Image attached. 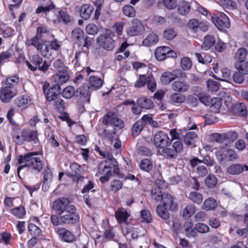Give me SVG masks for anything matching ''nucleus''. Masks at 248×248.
Returning a JSON list of instances; mask_svg holds the SVG:
<instances>
[{
    "instance_id": "69168bd1",
    "label": "nucleus",
    "mask_w": 248,
    "mask_h": 248,
    "mask_svg": "<svg viewBox=\"0 0 248 248\" xmlns=\"http://www.w3.org/2000/svg\"><path fill=\"white\" fill-rule=\"evenodd\" d=\"M146 82L149 90L153 92L156 90V82L152 75L148 76Z\"/></svg>"
},
{
    "instance_id": "b1692460",
    "label": "nucleus",
    "mask_w": 248,
    "mask_h": 248,
    "mask_svg": "<svg viewBox=\"0 0 248 248\" xmlns=\"http://www.w3.org/2000/svg\"><path fill=\"white\" fill-rule=\"evenodd\" d=\"M56 231L62 239L66 242H72L75 238L71 232L64 228L58 229Z\"/></svg>"
},
{
    "instance_id": "4468645a",
    "label": "nucleus",
    "mask_w": 248,
    "mask_h": 248,
    "mask_svg": "<svg viewBox=\"0 0 248 248\" xmlns=\"http://www.w3.org/2000/svg\"><path fill=\"white\" fill-rule=\"evenodd\" d=\"M90 87L88 85H83L79 88L77 91V96L83 103H89L91 96Z\"/></svg>"
},
{
    "instance_id": "a18cd8bd",
    "label": "nucleus",
    "mask_w": 248,
    "mask_h": 248,
    "mask_svg": "<svg viewBox=\"0 0 248 248\" xmlns=\"http://www.w3.org/2000/svg\"><path fill=\"white\" fill-rule=\"evenodd\" d=\"M190 6L188 3L186 1L180 2L178 6V11L180 14L185 15L189 13Z\"/></svg>"
},
{
    "instance_id": "bf43d9fd",
    "label": "nucleus",
    "mask_w": 248,
    "mask_h": 248,
    "mask_svg": "<svg viewBox=\"0 0 248 248\" xmlns=\"http://www.w3.org/2000/svg\"><path fill=\"white\" fill-rule=\"evenodd\" d=\"M152 162L148 159H142L140 164V168L147 172L152 169Z\"/></svg>"
},
{
    "instance_id": "9b49d317",
    "label": "nucleus",
    "mask_w": 248,
    "mask_h": 248,
    "mask_svg": "<svg viewBox=\"0 0 248 248\" xmlns=\"http://www.w3.org/2000/svg\"><path fill=\"white\" fill-rule=\"evenodd\" d=\"M145 28L142 22L137 19H133L131 26L127 30V33L129 36H135L144 32Z\"/></svg>"
},
{
    "instance_id": "f8f14e48",
    "label": "nucleus",
    "mask_w": 248,
    "mask_h": 248,
    "mask_svg": "<svg viewBox=\"0 0 248 248\" xmlns=\"http://www.w3.org/2000/svg\"><path fill=\"white\" fill-rule=\"evenodd\" d=\"M74 205L70 204L69 201L65 198H59L55 200L53 203V208L60 215L65 213L70 207Z\"/></svg>"
},
{
    "instance_id": "c03bdc74",
    "label": "nucleus",
    "mask_w": 248,
    "mask_h": 248,
    "mask_svg": "<svg viewBox=\"0 0 248 248\" xmlns=\"http://www.w3.org/2000/svg\"><path fill=\"white\" fill-rule=\"evenodd\" d=\"M10 213L19 218H22L26 214L25 208L22 206L12 209L10 211Z\"/></svg>"
},
{
    "instance_id": "6e6d98bb",
    "label": "nucleus",
    "mask_w": 248,
    "mask_h": 248,
    "mask_svg": "<svg viewBox=\"0 0 248 248\" xmlns=\"http://www.w3.org/2000/svg\"><path fill=\"white\" fill-rule=\"evenodd\" d=\"M177 35V32L172 29L165 30L163 33V37L167 40H171Z\"/></svg>"
},
{
    "instance_id": "aec40b11",
    "label": "nucleus",
    "mask_w": 248,
    "mask_h": 248,
    "mask_svg": "<svg viewBox=\"0 0 248 248\" xmlns=\"http://www.w3.org/2000/svg\"><path fill=\"white\" fill-rule=\"evenodd\" d=\"M69 79V76L66 70L58 71L52 77V79L57 85L66 82Z\"/></svg>"
},
{
    "instance_id": "72a5a7b5",
    "label": "nucleus",
    "mask_w": 248,
    "mask_h": 248,
    "mask_svg": "<svg viewBox=\"0 0 248 248\" xmlns=\"http://www.w3.org/2000/svg\"><path fill=\"white\" fill-rule=\"evenodd\" d=\"M52 180V175L50 170H45L44 172V180L42 184V188L45 190H47L49 187V184Z\"/></svg>"
},
{
    "instance_id": "e2e57ef3",
    "label": "nucleus",
    "mask_w": 248,
    "mask_h": 248,
    "mask_svg": "<svg viewBox=\"0 0 248 248\" xmlns=\"http://www.w3.org/2000/svg\"><path fill=\"white\" fill-rule=\"evenodd\" d=\"M206 185L209 188L214 187L217 184V179L213 175H209L205 180Z\"/></svg>"
},
{
    "instance_id": "f257e3e1",
    "label": "nucleus",
    "mask_w": 248,
    "mask_h": 248,
    "mask_svg": "<svg viewBox=\"0 0 248 248\" xmlns=\"http://www.w3.org/2000/svg\"><path fill=\"white\" fill-rule=\"evenodd\" d=\"M39 155L38 152H30L18 156L17 162L19 166L17 168V174L19 177L20 170L25 167H28L38 172L41 171L43 164L41 158L37 156Z\"/></svg>"
},
{
    "instance_id": "f3484780",
    "label": "nucleus",
    "mask_w": 248,
    "mask_h": 248,
    "mask_svg": "<svg viewBox=\"0 0 248 248\" xmlns=\"http://www.w3.org/2000/svg\"><path fill=\"white\" fill-rule=\"evenodd\" d=\"M162 205L166 207L169 210L172 211L177 210V204L173 202V198L172 196L168 193H163L162 197Z\"/></svg>"
},
{
    "instance_id": "cd10ccee",
    "label": "nucleus",
    "mask_w": 248,
    "mask_h": 248,
    "mask_svg": "<svg viewBox=\"0 0 248 248\" xmlns=\"http://www.w3.org/2000/svg\"><path fill=\"white\" fill-rule=\"evenodd\" d=\"M176 70L173 72H165L162 75L160 80L165 85L170 83L171 81L174 80L177 77Z\"/></svg>"
},
{
    "instance_id": "ea45409f",
    "label": "nucleus",
    "mask_w": 248,
    "mask_h": 248,
    "mask_svg": "<svg viewBox=\"0 0 248 248\" xmlns=\"http://www.w3.org/2000/svg\"><path fill=\"white\" fill-rule=\"evenodd\" d=\"M168 209H169L167 208L166 207L162 204H159L157 205L156 210L158 216L162 219L166 220L170 217Z\"/></svg>"
},
{
    "instance_id": "6ab92c4d",
    "label": "nucleus",
    "mask_w": 248,
    "mask_h": 248,
    "mask_svg": "<svg viewBox=\"0 0 248 248\" xmlns=\"http://www.w3.org/2000/svg\"><path fill=\"white\" fill-rule=\"evenodd\" d=\"M72 38L74 41L79 45L86 46L84 32L81 29L76 28L72 31Z\"/></svg>"
},
{
    "instance_id": "0e129e2a",
    "label": "nucleus",
    "mask_w": 248,
    "mask_h": 248,
    "mask_svg": "<svg viewBox=\"0 0 248 248\" xmlns=\"http://www.w3.org/2000/svg\"><path fill=\"white\" fill-rule=\"evenodd\" d=\"M143 128L142 121H138L134 124L132 127V134L134 136H137L141 132Z\"/></svg>"
},
{
    "instance_id": "864d4df0",
    "label": "nucleus",
    "mask_w": 248,
    "mask_h": 248,
    "mask_svg": "<svg viewBox=\"0 0 248 248\" xmlns=\"http://www.w3.org/2000/svg\"><path fill=\"white\" fill-rule=\"evenodd\" d=\"M189 198L197 204L202 203L203 197L202 194L197 192H191L189 194Z\"/></svg>"
},
{
    "instance_id": "5701e85b",
    "label": "nucleus",
    "mask_w": 248,
    "mask_h": 248,
    "mask_svg": "<svg viewBox=\"0 0 248 248\" xmlns=\"http://www.w3.org/2000/svg\"><path fill=\"white\" fill-rule=\"evenodd\" d=\"M136 104L141 108L149 109L153 108L154 103L150 98L142 97L138 98Z\"/></svg>"
},
{
    "instance_id": "bb28decb",
    "label": "nucleus",
    "mask_w": 248,
    "mask_h": 248,
    "mask_svg": "<svg viewBox=\"0 0 248 248\" xmlns=\"http://www.w3.org/2000/svg\"><path fill=\"white\" fill-rule=\"evenodd\" d=\"M168 46H160L157 47L155 52V56L158 61H163L167 58V53L169 52Z\"/></svg>"
},
{
    "instance_id": "de8ad7c7",
    "label": "nucleus",
    "mask_w": 248,
    "mask_h": 248,
    "mask_svg": "<svg viewBox=\"0 0 248 248\" xmlns=\"http://www.w3.org/2000/svg\"><path fill=\"white\" fill-rule=\"evenodd\" d=\"M28 232L31 235L33 236H39L42 232L40 228L34 223H30L29 224Z\"/></svg>"
},
{
    "instance_id": "49530a36",
    "label": "nucleus",
    "mask_w": 248,
    "mask_h": 248,
    "mask_svg": "<svg viewBox=\"0 0 248 248\" xmlns=\"http://www.w3.org/2000/svg\"><path fill=\"white\" fill-rule=\"evenodd\" d=\"M171 101L176 103H182L186 100L185 95L179 93H172L170 96Z\"/></svg>"
},
{
    "instance_id": "c85d7f7f",
    "label": "nucleus",
    "mask_w": 248,
    "mask_h": 248,
    "mask_svg": "<svg viewBox=\"0 0 248 248\" xmlns=\"http://www.w3.org/2000/svg\"><path fill=\"white\" fill-rule=\"evenodd\" d=\"M172 88L175 92L184 93L188 90L189 86L185 82L177 80L172 83Z\"/></svg>"
},
{
    "instance_id": "e433bc0d",
    "label": "nucleus",
    "mask_w": 248,
    "mask_h": 248,
    "mask_svg": "<svg viewBox=\"0 0 248 248\" xmlns=\"http://www.w3.org/2000/svg\"><path fill=\"white\" fill-rule=\"evenodd\" d=\"M217 201L212 198L205 200L202 205V208L206 211L214 209L217 206Z\"/></svg>"
},
{
    "instance_id": "4be33fe9",
    "label": "nucleus",
    "mask_w": 248,
    "mask_h": 248,
    "mask_svg": "<svg viewBox=\"0 0 248 248\" xmlns=\"http://www.w3.org/2000/svg\"><path fill=\"white\" fill-rule=\"evenodd\" d=\"M94 8L93 6L89 4L82 5L80 8V15L84 19H88L92 14Z\"/></svg>"
},
{
    "instance_id": "338daca9",
    "label": "nucleus",
    "mask_w": 248,
    "mask_h": 248,
    "mask_svg": "<svg viewBox=\"0 0 248 248\" xmlns=\"http://www.w3.org/2000/svg\"><path fill=\"white\" fill-rule=\"evenodd\" d=\"M199 21L195 19L190 20L187 24V27L189 30L191 31L194 32H196L198 31L199 29Z\"/></svg>"
},
{
    "instance_id": "20e7f679",
    "label": "nucleus",
    "mask_w": 248,
    "mask_h": 248,
    "mask_svg": "<svg viewBox=\"0 0 248 248\" xmlns=\"http://www.w3.org/2000/svg\"><path fill=\"white\" fill-rule=\"evenodd\" d=\"M65 213L61 215V221L63 224H73L78 223L79 220V217L76 213V209L75 206L68 208Z\"/></svg>"
},
{
    "instance_id": "8fccbe9b",
    "label": "nucleus",
    "mask_w": 248,
    "mask_h": 248,
    "mask_svg": "<svg viewBox=\"0 0 248 248\" xmlns=\"http://www.w3.org/2000/svg\"><path fill=\"white\" fill-rule=\"evenodd\" d=\"M55 5L51 2L49 4L45 6L41 5L39 6L35 11L36 14L45 13L46 14L50 10L54 9Z\"/></svg>"
},
{
    "instance_id": "ddd939ff",
    "label": "nucleus",
    "mask_w": 248,
    "mask_h": 248,
    "mask_svg": "<svg viewBox=\"0 0 248 248\" xmlns=\"http://www.w3.org/2000/svg\"><path fill=\"white\" fill-rule=\"evenodd\" d=\"M102 122L105 125H111L120 128H122L124 126L123 122L110 113H108L104 116Z\"/></svg>"
},
{
    "instance_id": "79ce46f5",
    "label": "nucleus",
    "mask_w": 248,
    "mask_h": 248,
    "mask_svg": "<svg viewBox=\"0 0 248 248\" xmlns=\"http://www.w3.org/2000/svg\"><path fill=\"white\" fill-rule=\"evenodd\" d=\"M247 54L248 51L246 48H239L234 54V59L236 62L245 61Z\"/></svg>"
},
{
    "instance_id": "5fc2aeb1",
    "label": "nucleus",
    "mask_w": 248,
    "mask_h": 248,
    "mask_svg": "<svg viewBox=\"0 0 248 248\" xmlns=\"http://www.w3.org/2000/svg\"><path fill=\"white\" fill-rule=\"evenodd\" d=\"M180 65L183 70L186 71L191 69L192 63L189 58L185 57L181 59Z\"/></svg>"
},
{
    "instance_id": "7c9ffc66",
    "label": "nucleus",
    "mask_w": 248,
    "mask_h": 248,
    "mask_svg": "<svg viewBox=\"0 0 248 248\" xmlns=\"http://www.w3.org/2000/svg\"><path fill=\"white\" fill-rule=\"evenodd\" d=\"M198 138L197 134L193 131H189L184 136V140L186 144L194 146Z\"/></svg>"
},
{
    "instance_id": "4c0bfd02",
    "label": "nucleus",
    "mask_w": 248,
    "mask_h": 248,
    "mask_svg": "<svg viewBox=\"0 0 248 248\" xmlns=\"http://www.w3.org/2000/svg\"><path fill=\"white\" fill-rule=\"evenodd\" d=\"M243 170V166L239 164L232 165L227 169V172L232 175H238L241 173Z\"/></svg>"
},
{
    "instance_id": "393cba45",
    "label": "nucleus",
    "mask_w": 248,
    "mask_h": 248,
    "mask_svg": "<svg viewBox=\"0 0 248 248\" xmlns=\"http://www.w3.org/2000/svg\"><path fill=\"white\" fill-rule=\"evenodd\" d=\"M21 137L23 140L27 141H36L37 140V131L24 129L21 132Z\"/></svg>"
},
{
    "instance_id": "09e8293b",
    "label": "nucleus",
    "mask_w": 248,
    "mask_h": 248,
    "mask_svg": "<svg viewBox=\"0 0 248 248\" xmlns=\"http://www.w3.org/2000/svg\"><path fill=\"white\" fill-rule=\"evenodd\" d=\"M195 56L198 61L202 63L207 64L212 62V58L209 55L204 53L201 54L196 53Z\"/></svg>"
},
{
    "instance_id": "7ed1b4c3",
    "label": "nucleus",
    "mask_w": 248,
    "mask_h": 248,
    "mask_svg": "<svg viewBox=\"0 0 248 248\" xmlns=\"http://www.w3.org/2000/svg\"><path fill=\"white\" fill-rule=\"evenodd\" d=\"M183 145L181 141L177 140L173 142L172 148L164 147L161 154L167 158H176L178 154L182 152Z\"/></svg>"
},
{
    "instance_id": "9d476101",
    "label": "nucleus",
    "mask_w": 248,
    "mask_h": 248,
    "mask_svg": "<svg viewBox=\"0 0 248 248\" xmlns=\"http://www.w3.org/2000/svg\"><path fill=\"white\" fill-rule=\"evenodd\" d=\"M212 21L219 29L228 28L230 26L229 18L223 13H217L212 17Z\"/></svg>"
},
{
    "instance_id": "0eeeda50",
    "label": "nucleus",
    "mask_w": 248,
    "mask_h": 248,
    "mask_svg": "<svg viewBox=\"0 0 248 248\" xmlns=\"http://www.w3.org/2000/svg\"><path fill=\"white\" fill-rule=\"evenodd\" d=\"M111 32L101 34L97 39L98 44L107 50H112L115 46L114 41Z\"/></svg>"
},
{
    "instance_id": "a211bd4d",
    "label": "nucleus",
    "mask_w": 248,
    "mask_h": 248,
    "mask_svg": "<svg viewBox=\"0 0 248 248\" xmlns=\"http://www.w3.org/2000/svg\"><path fill=\"white\" fill-rule=\"evenodd\" d=\"M52 20L55 23L63 22L66 24L70 21L71 17L66 12L58 11L55 12L54 16L52 17Z\"/></svg>"
},
{
    "instance_id": "13d9d810",
    "label": "nucleus",
    "mask_w": 248,
    "mask_h": 248,
    "mask_svg": "<svg viewBox=\"0 0 248 248\" xmlns=\"http://www.w3.org/2000/svg\"><path fill=\"white\" fill-rule=\"evenodd\" d=\"M31 98L29 96L24 95L18 98L17 105L20 108H26L31 102Z\"/></svg>"
},
{
    "instance_id": "c9c22d12",
    "label": "nucleus",
    "mask_w": 248,
    "mask_h": 248,
    "mask_svg": "<svg viewBox=\"0 0 248 248\" xmlns=\"http://www.w3.org/2000/svg\"><path fill=\"white\" fill-rule=\"evenodd\" d=\"M89 81L91 86L95 90L100 88L103 85L102 80L97 76H90Z\"/></svg>"
},
{
    "instance_id": "052dcab7",
    "label": "nucleus",
    "mask_w": 248,
    "mask_h": 248,
    "mask_svg": "<svg viewBox=\"0 0 248 248\" xmlns=\"http://www.w3.org/2000/svg\"><path fill=\"white\" fill-rule=\"evenodd\" d=\"M227 148L225 147H221L216 152V156L217 159L219 162H222L225 160L226 157Z\"/></svg>"
},
{
    "instance_id": "dca6fc26",
    "label": "nucleus",
    "mask_w": 248,
    "mask_h": 248,
    "mask_svg": "<svg viewBox=\"0 0 248 248\" xmlns=\"http://www.w3.org/2000/svg\"><path fill=\"white\" fill-rule=\"evenodd\" d=\"M117 163L116 162L113 164L106 159V160L101 162L98 167V172L96 173V176H99V174L106 175V174H111V165H115Z\"/></svg>"
},
{
    "instance_id": "58836bf2",
    "label": "nucleus",
    "mask_w": 248,
    "mask_h": 248,
    "mask_svg": "<svg viewBox=\"0 0 248 248\" xmlns=\"http://www.w3.org/2000/svg\"><path fill=\"white\" fill-rule=\"evenodd\" d=\"M236 69L243 74H248V62L243 61L236 62L235 63Z\"/></svg>"
},
{
    "instance_id": "37998d69",
    "label": "nucleus",
    "mask_w": 248,
    "mask_h": 248,
    "mask_svg": "<svg viewBox=\"0 0 248 248\" xmlns=\"http://www.w3.org/2000/svg\"><path fill=\"white\" fill-rule=\"evenodd\" d=\"M209 139L211 141H215L219 143H222L226 140L224 133L222 134L212 133L210 135Z\"/></svg>"
},
{
    "instance_id": "4d7b16f0",
    "label": "nucleus",
    "mask_w": 248,
    "mask_h": 248,
    "mask_svg": "<svg viewBox=\"0 0 248 248\" xmlns=\"http://www.w3.org/2000/svg\"><path fill=\"white\" fill-rule=\"evenodd\" d=\"M123 12L125 16L131 17L135 16L136 15L134 8L129 5H126L123 7Z\"/></svg>"
},
{
    "instance_id": "412c9836",
    "label": "nucleus",
    "mask_w": 248,
    "mask_h": 248,
    "mask_svg": "<svg viewBox=\"0 0 248 248\" xmlns=\"http://www.w3.org/2000/svg\"><path fill=\"white\" fill-rule=\"evenodd\" d=\"M48 85L47 83L44 84L43 90L46 97L48 101H54L59 97V94L55 92V90L53 88H48Z\"/></svg>"
},
{
    "instance_id": "c756f323",
    "label": "nucleus",
    "mask_w": 248,
    "mask_h": 248,
    "mask_svg": "<svg viewBox=\"0 0 248 248\" xmlns=\"http://www.w3.org/2000/svg\"><path fill=\"white\" fill-rule=\"evenodd\" d=\"M215 44V39L214 36L208 35L205 36L204 40L201 45V48L204 50H207L213 46Z\"/></svg>"
},
{
    "instance_id": "f03ea898",
    "label": "nucleus",
    "mask_w": 248,
    "mask_h": 248,
    "mask_svg": "<svg viewBox=\"0 0 248 248\" xmlns=\"http://www.w3.org/2000/svg\"><path fill=\"white\" fill-rule=\"evenodd\" d=\"M26 64L28 68L32 71H35L38 69L45 72L47 70L49 67L47 62L44 61L43 58L38 54L33 55L31 62L27 61Z\"/></svg>"
},
{
    "instance_id": "a878e982",
    "label": "nucleus",
    "mask_w": 248,
    "mask_h": 248,
    "mask_svg": "<svg viewBox=\"0 0 248 248\" xmlns=\"http://www.w3.org/2000/svg\"><path fill=\"white\" fill-rule=\"evenodd\" d=\"M44 42L43 39L35 35L32 38L27 40L26 42V45L28 46H34L39 51L42 48V46Z\"/></svg>"
},
{
    "instance_id": "423d86ee",
    "label": "nucleus",
    "mask_w": 248,
    "mask_h": 248,
    "mask_svg": "<svg viewBox=\"0 0 248 248\" xmlns=\"http://www.w3.org/2000/svg\"><path fill=\"white\" fill-rule=\"evenodd\" d=\"M133 67L137 70V74L139 75V78L135 83V86L136 87H142L145 84L147 77L144 74L140 71V69L143 68L145 70V72H147V66L140 62H135L133 64Z\"/></svg>"
},
{
    "instance_id": "3c124183",
    "label": "nucleus",
    "mask_w": 248,
    "mask_h": 248,
    "mask_svg": "<svg viewBox=\"0 0 248 248\" xmlns=\"http://www.w3.org/2000/svg\"><path fill=\"white\" fill-rule=\"evenodd\" d=\"M75 93V90L74 87L69 86L65 88L62 92V96L66 99H70Z\"/></svg>"
},
{
    "instance_id": "2eb2a0df",
    "label": "nucleus",
    "mask_w": 248,
    "mask_h": 248,
    "mask_svg": "<svg viewBox=\"0 0 248 248\" xmlns=\"http://www.w3.org/2000/svg\"><path fill=\"white\" fill-rule=\"evenodd\" d=\"M231 98L226 93H224V96H220V98H214L211 99V109L212 111H214L215 112H218L221 106V101H224V102L230 101Z\"/></svg>"
},
{
    "instance_id": "774afa93",
    "label": "nucleus",
    "mask_w": 248,
    "mask_h": 248,
    "mask_svg": "<svg viewBox=\"0 0 248 248\" xmlns=\"http://www.w3.org/2000/svg\"><path fill=\"white\" fill-rule=\"evenodd\" d=\"M122 182L119 180H114L110 183V189L114 192H117L122 188Z\"/></svg>"
},
{
    "instance_id": "f704fd0d",
    "label": "nucleus",
    "mask_w": 248,
    "mask_h": 248,
    "mask_svg": "<svg viewBox=\"0 0 248 248\" xmlns=\"http://www.w3.org/2000/svg\"><path fill=\"white\" fill-rule=\"evenodd\" d=\"M158 41L157 35L155 33H150L147 35L142 41L143 45L145 46H151L155 44Z\"/></svg>"
},
{
    "instance_id": "39448f33",
    "label": "nucleus",
    "mask_w": 248,
    "mask_h": 248,
    "mask_svg": "<svg viewBox=\"0 0 248 248\" xmlns=\"http://www.w3.org/2000/svg\"><path fill=\"white\" fill-rule=\"evenodd\" d=\"M70 169L73 173L67 172L66 175L72 179V180L78 183L80 181H82L84 177L81 175L83 174L84 169L77 163H72L70 165Z\"/></svg>"
},
{
    "instance_id": "2f4dec72",
    "label": "nucleus",
    "mask_w": 248,
    "mask_h": 248,
    "mask_svg": "<svg viewBox=\"0 0 248 248\" xmlns=\"http://www.w3.org/2000/svg\"><path fill=\"white\" fill-rule=\"evenodd\" d=\"M186 235L188 237H194L197 235L196 229L193 228V224L191 221H187L184 225Z\"/></svg>"
},
{
    "instance_id": "6e6552de",
    "label": "nucleus",
    "mask_w": 248,
    "mask_h": 248,
    "mask_svg": "<svg viewBox=\"0 0 248 248\" xmlns=\"http://www.w3.org/2000/svg\"><path fill=\"white\" fill-rule=\"evenodd\" d=\"M17 91L15 87H2L0 89V99L4 103H8L16 95Z\"/></svg>"
},
{
    "instance_id": "603ef678",
    "label": "nucleus",
    "mask_w": 248,
    "mask_h": 248,
    "mask_svg": "<svg viewBox=\"0 0 248 248\" xmlns=\"http://www.w3.org/2000/svg\"><path fill=\"white\" fill-rule=\"evenodd\" d=\"M196 206L194 205H187L183 211V217L186 219L190 218L195 212Z\"/></svg>"
},
{
    "instance_id": "1a4fd4ad",
    "label": "nucleus",
    "mask_w": 248,
    "mask_h": 248,
    "mask_svg": "<svg viewBox=\"0 0 248 248\" xmlns=\"http://www.w3.org/2000/svg\"><path fill=\"white\" fill-rule=\"evenodd\" d=\"M154 142L157 148L162 149L171 144L167 134L163 131H159L155 134Z\"/></svg>"
},
{
    "instance_id": "473e14b6",
    "label": "nucleus",
    "mask_w": 248,
    "mask_h": 248,
    "mask_svg": "<svg viewBox=\"0 0 248 248\" xmlns=\"http://www.w3.org/2000/svg\"><path fill=\"white\" fill-rule=\"evenodd\" d=\"M129 216L127 212L124 209H119L115 212V217L120 223H125Z\"/></svg>"
},
{
    "instance_id": "680f3d73",
    "label": "nucleus",
    "mask_w": 248,
    "mask_h": 248,
    "mask_svg": "<svg viewBox=\"0 0 248 248\" xmlns=\"http://www.w3.org/2000/svg\"><path fill=\"white\" fill-rule=\"evenodd\" d=\"M19 81L18 77L16 75H13L7 78L5 80V84L7 86H14L18 83Z\"/></svg>"
},
{
    "instance_id": "a19ab883",
    "label": "nucleus",
    "mask_w": 248,
    "mask_h": 248,
    "mask_svg": "<svg viewBox=\"0 0 248 248\" xmlns=\"http://www.w3.org/2000/svg\"><path fill=\"white\" fill-rule=\"evenodd\" d=\"M94 150L96 152H98L101 156L110 161L111 164H113L114 163L116 162L115 159L113 157L112 155L110 154L108 151L105 150H101L97 146H95Z\"/></svg>"
}]
</instances>
